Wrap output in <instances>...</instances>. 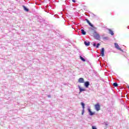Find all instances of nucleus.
Returning <instances> with one entry per match:
<instances>
[{
    "label": "nucleus",
    "instance_id": "12",
    "mask_svg": "<svg viewBox=\"0 0 129 129\" xmlns=\"http://www.w3.org/2000/svg\"><path fill=\"white\" fill-rule=\"evenodd\" d=\"M81 31L82 32V35H86V32L84 31V29H81Z\"/></svg>",
    "mask_w": 129,
    "mask_h": 129
},
{
    "label": "nucleus",
    "instance_id": "5",
    "mask_svg": "<svg viewBox=\"0 0 129 129\" xmlns=\"http://www.w3.org/2000/svg\"><path fill=\"white\" fill-rule=\"evenodd\" d=\"M101 55L102 57H104V48H102L101 50Z\"/></svg>",
    "mask_w": 129,
    "mask_h": 129
},
{
    "label": "nucleus",
    "instance_id": "19",
    "mask_svg": "<svg viewBox=\"0 0 129 129\" xmlns=\"http://www.w3.org/2000/svg\"><path fill=\"white\" fill-rule=\"evenodd\" d=\"M92 129H97L96 127L94 126H92Z\"/></svg>",
    "mask_w": 129,
    "mask_h": 129
},
{
    "label": "nucleus",
    "instance_id": "7",
    "mask_svg": "<svg viewBox=\"0 0 129 129\" xmlns=\"http://www.w3.org/2000/svg\"><path fill=\"white\" fill-rule=\"evenodd\" d=\"M88 111L90 113V115H93L95 114L94 112L91 111V110L90 109H88Z\"/></svg>",
    "mask_w": 129,
    "mask_h": 129
},
{
    "label": "nucleus",
    "instance_id": "6",
    "mask_svg": "<svg viewBox=\"0 0 129 129\" xmlns=\"http://www.w3.org/2000/svg\"><path fill=\"white\" fill-rule=\"evenodd\" d=\"M78 87L80 90V92H83V91H85L86 90L85 89L82 88V87H80V86H78Z\"/></svg>",
    "mask_w": 129,
    "mask_h": 129
},
{
    "label": "nucleus",
    "instance_id": "8",
    "mask_svg": "<svg viewBox=\"0 0 129 129\" xmlns=\"http://www.w3.org/2000/svg\"><path fill=\"white\" fill-rule=\"evenodd\" d=\"M109 31V34H110V35H111L112 36H113V35H114V33H113V31H112V30H111V29H108Z\"/></svg>",
    "mask_w": 129,
    "mask_h": 129
},
{
    "label": "nucleus",
    "instance_id": "20",
    "mask_svg": "<svg viewBox=\"0 0 129 129\" xmlns=\"http://www.w3.org/2000/svg\"><path fill=\"white\" fill-rule=\"evenodd\" d=\"M93 46H94V47H96V43H94Z\"/></svg>",
    "mask_w": 129,
    "mask_h": 129
},
{
    "label": "nucleus",
    "instance_id": "16",
    "mask_svg": "<svg viewBox=\"0 0 129 129\" xmlns=\"http://www.w3.org/2000/svg\"><path fill=\"white\" fill-rule=\"evenodd\" d=\"M79 81H84V79L82 78H81L79 79Z\"/></svg>",
    "mask_w": 129,
    "mask_h": 129
},
{
    "label": "nucleus",
    "instance_id": "17",
    "mask_svg": "<svg viewBox=\"0 0 129 129\" xmlns=\"http://www.w3.org/2000/svg\"><path fill=\"white\" fill-rule=\"evenodd\" d=\"M99 46H100V43H98L96 45V48H98V47H99Z\"/></svg>",
    "mask_w": 129,
    "mask_h": 129
},
{
    "label": "nucleus",
    "instance_id": "18",
    "mask_svg": "<svg viewBox=\"0 0 129 129\" xmlns=\"http://www.w3.org/2000/svg\"><path fill=\"white\" fill-rule=\"evenodd\" d=\"M82 114V115L84 114V109H83Z\"/></svg>",
    "mask_w": 129,
    "mask_h": 129
},
{
    "label": "nucleus",
    "instance_id": "3",
    "mask_svg": "<svg viewBox=\"0 0 129 129\" xmlns=\"http://www.w3.org/2000/svg\"><path fill=\"white\" fill-rule=\"evenodd\" d=\"M94 33H95V35H94V38H96V40H99L100 39V36H99V34L98 33H96V31H94Z\"/></svg>",
    "mask_w": 129,
    "mask_h": 129
},
{
    "label": "nucleus",
    "instance_id": "10",
    "mask_svg": "<svg viewBox=\"0 0 129 129\" xmlns=\"http://www.w3.org/2000/svg\"><path fill=\"white\" fill-rule=\"evenodd\" d=\"M22 7H23L24 11H25V12H29V9L27 8V7H26V6H23Z\"/></svg>",
    "mask_w": 129,
    "mask_h": 129
},
{
    "label": "nucleus",
    "instance_id": "22",
    "mask_svg": "<svg viewBox=\"0 0 129 129\" xmlns=\"http://www.w3.org/2000/svg\"><path fill=\"white\" fill-rule=\"evenodd\" d=\"M80 83H82V82H83L80 81Z\"/></svg>",
    "mask_w": 129,
    "mask_h": 129
},
{
    "label": "nucleus",
    "instance_id": "1",
    "mask_svg": "<svg viewBox=\"0 0 129 129\" xmlns=\"http://www.w3.org/2000/svg\"><path fill=\"white\" fill-rule=\"evenodd\" d=\"M86 21L87 22V23L89 25V26H90V27H92V30H96V28L94 27V26H93V25H92V24H91V23H90V21H89V20H88V19H86Z\"/></svg>",
    "mask_w": 129,
    "mask_h": 129
},
{
    "label": "nucleus",
    "instance_id": "14",
    "mask_svg": "<svg viewBox=\"0 0 129 129\" xmlns=\"http://www.w3.org/2000/svg\"><path fill=\"white\" fill-rule=\"evenodd\" d=\"M113 86H114V87H117V86H118V84H117V83H114L113 84Z\"/></svg>",
    "mask_w": 129,
    "mask_h": 129
},
{
    "label": "nucleus",
    "instance_id": "11",
    "mask_svg": "<svg viewBox=\"0 0 129 129\" xmlns=\"http://www.w3.org/2000/svg\"><path fill=\"white\" fill-rule=\"evenodd\" d=\"M84 44L86 46H87V47H88V46H89V45H90V42H86V41H85L84 42Z\"/></svg>",
    "mask_w": 129,
    "mask_h": 129
},
{
    "label": "nucleus",
    "instance_id": "2",
    "mask_svg": "<svg viewBox=\"0 0 129 129\" xmlns=\"http://www.w3.org/2000/svg\"><path fill=\"white\" fill-rule=\"evenodd\" d=\"M95 108L97 111H99V110L100 109V105L99 103H97L96 105H95Z\"/></svg>",
    "mask_w": 129,
    "mask_h": 129
},
{
    "label": "nucleus",
    "instance_id": "21",
    "mask_svg": "<svg viewBox=\"0 0 129 129\" xmlns=\"http://www.w3.org/2000/svg\"><path fill=\"white\" fill-rule=\"evenodd\" d=\"M72 1L73 2V3H76V1L75 0H72Z\"/></svg>",
    "mask_w": 129,
    "mask_h": 129
},
{
    "label": "nucleus",
    "instance_id": "13",
    "mask_svg": "<svg viewBox=\"0 0 129 129\" xmlns=\"http://www.w3.org/2000/svg\"><path fill=\"white\" fill-rule=\"evenodd\" d=\"M81 105L82 106L83 109H84V108H85V104H84V103L81 102Z\"/></svg>",
    "mask_w": 129,
    "mask_h": 129
},
{
    "label": "nucleus",
    "instance_id": "4",
    "mask_svg": "<svg viewBox=\"0 0 129 129\" xmlns=\"http://www.w3.org/2000/svg\"><path fill=\"white\" fill-rule=\"evenodd\" d=\"M114 45L115 47H116V49L119 50V51H122V49L120 47H119V45H118V44H117V43H115Z\"/></svg>",
    "mask_w": 129,
    "mask_h": 129
},
{
    "label": "nucleus",
    "instance_id": "9",
    "mask_svg": "<svg viewBox=\"0 0 129 129\" xmlns=\"http://www.w3.org/2000/svg\"><path fill=\"white\" fill-rule=\"evenodd\" d=\"M85 86L87 88H88V86H89V82H86L85 83Z\"/></svg>",
    "mask_w": 129,
    "mask_h": 129
},
{
    "label": "nucleus",
    "instance_id": "15",
    "mask_svg": "<svg viewBox=\"0 0 129 129\" xmlns=\"http://www.w3.org/2000/svg\"><path fill=\"white\" fill-rule=\"evenodd\" d=\"M80 57L81 60H82V61L85 62V59H84L83 57H82V56H80Z\"/></svg>",
    "mask_w": 129,
    "mask_h": 129
}]
</instances>
